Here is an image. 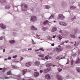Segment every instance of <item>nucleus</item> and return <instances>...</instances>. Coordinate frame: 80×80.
<instances>
[{
	"mask_svg": "<svg viewBox=\"0 0 80 80\" xmlns=\"http://www.w3.org/2000/svg\"><path fill=\"white\" fill-rule=\"evenodd\" d=\"M55 37H56V35H55V36H53L52 38H55Z\"/></svg>",
	"mask_w": 80,
	"mask_h": 80,
	"instance_id": "4d7b16f0",
	"label": "nucleus"
},
{
	"mask_svg": "<svg viewBox=\"0 0 80 80\" xmlns=\"http://www.w3.org/2000/svg\"><path fill=\"white\" fill-rule=\"evenodd\" d=\"M75 43L74 44V46H77V42H76V41L75 42Z\"/></svg>",
	"mask_w": 80,
	"mask_h": 80,
	"instance_id": "49530a36",
	"label": "nucleus"
},
{
	"mask_svg": "<svg viewBox=\"0 0 80 80\" xmlns=\"http://www.w3.org/2000/svg\"><path fill=\"white\" fill-rule=\"evenodd\" d=\"M39 49H37V50L36 49L35 50V52H38L39 51Z\"/></svg>",
	"mask_w": 80,
	"mask_h": 80,
	"instance_id": "09e8293b",
	"label": "nucleus"
},
{
	"mask_svg": "<svg viewBox=\"0 0 80 80\" xmlns=\"http://www.w3.org/2000/svg\"><path fill=\"white\" fill-rule=\"evenodd\" d=\"M68 42H69V41H68V40L66 41H65V43H68Z\"/></svg>",
	"mask_w": 80,
	"mask_h": 80,
	"instance_id": "5fc2aeb1",
	"label": "nucleus"
},
{
	"mask_svg": "<svg viewBox=\"0 0 80 80\" xmlns=\"http://www.w3.org/2000/svg\"><path fill=\"white\" fill-rule=\"evenodd\" d=\"M65 17L62 14H60L58 15V19H60L62 20H63L64 19H65Z\"/></svg>",
	"mask_w": 80,
	"mask_h": 80,
	"instance_id": "f03ea898",
	"label": "nucleus"
},
{
	"mask_svg": "<svg viewBox=\"0 0 80 80\" xmlns=\"http://www.w3.org/2000/svg\"><path fill=\"white\" fill-rule=\"evenodd\" d=\"M42 29L43 31H45L47 29V28L46 27H43L42 28Z\"/></svg>",
	"mask_w": 80,
	"mask_h": 80,
	"instance_id": "393cba45",
	"label": "nucleus"
},
{
	"mask_svg": "<svg viewBox=\"0 0 80 80\" xmlns=\"http://www.w3.org/2000/svg\"><path fill=\"white\" fill-rule=\"evenodd\" d=\"M17 57V55H15L12 56V58H15Z\"/></svg>",
	"mask_w": 80,
	"mask_h": 80,
	"instance_id": "a19ab883",
	"label": "nucleus"
},
{
	"mask_svg": "<svg viewBox=\"0 0 80 80\" xmlns=\"http://www.w3.org/2000/svg\"><path fill=\"white\" fill-rule=\"evenodd\" d=\"M76 70L78 72L80 73V67H76Z\"/></svg>",
	"mask_w": 80,
	"mask_h": 80,
	"instance_id": "a211bd4d",
	"label": "nucleus"
},
{
	"mask_svg": "<svg viewBox=\"0 0 80 80\" xmlns=\"http://www.w3.org/2000/svg\"><path fill=\"white\" fill-rule=\"evenodd\" d=\"M45 8H46V9H48V10L50 8V6H49L47 5L45 6Z\"/></svg>",
	"mask_w": 80,
	"mask_h": 80,
	"instance_id": "5701e85b",
	"label": "nucleus"
},
{
	"mask_svg": "<svg viewBox=\"0 0 80 80\" xmlns=\"http://www.w3.org/2000/svg\"><path fill=\"white\" fill-rule=\"evenodd\" d=\"M45 78L47 80H50L51 78L50 75V74H48L45 75Z\"/></svg>",
	"mask_w": 80,
	"mask_h": 80,
	"instance_id": "423d86ee",
	"label": "nucleus"
},
{
	"mask_svg": "<svg viewBox=\"0 0 80 80\" xmlns=\"http://www.w3.org/2000/svg\"><path fill=\"white\" fill-rule=\"evenodd\" d=\"M32 44H33V45H35V44H36L34 42V41H33V42H32Z\"/></svg>",
	"mask_w": 80,
	"mask_h": 80,
	"instance_id": "864d4df0",
	"label": "nucleus"
},
{
	"mask_svg": "<svg viewBox=\"0 0 80 80\" xmlns=\"http://www.w3.org/2000/svg\"><path fill=\"white\" fill-rule=\"evenodd\" d=\"M60 33H61L62 34H64L63 31H62V30H60L59 31Z\"/></svg>",
	"mask_w": 80,
	"mask_h": 80,
	"instance_id": "473e14b6",
	"label": "nucleus"
},
{
	"mask_svg": "<svg viewBox=\"0 0 80 80\" xmlns=\"http://www.w3.org/2000/svg\"><path fill=\"white\" fill-rule=\"evenodd\" d=\"M34 75L35 77H37L38 76H39V73L38 72H34Z\"/></svg>",
	"mask_w": 80,
	"mask_h": 80,
	"instance_id": "f8f14e48",
	"label": "nucleus"
},
{
	"mask_svg": "<svg viewBox=\"0 0 80 80\" xmlns=\"http://www.w3.org/2000/svg\"><path fill=\"white\" fill-rule=\"evenodd\" d=\"M5 79H9L10 78L9 77H6L5 78Z\"/></svg>",
	"mask_w": 80,
	"mask_h": 80,
	"instance_id": "603ef678",
	"label": "nucleus"
},
{
	"mask_svg": "<svg viewBox=\"0 0 80 80\" xmlns=\"http://www.w3.org/2000/svg\"><path fill=\"white\" fill-rule=\"evenodd\" d=\"M52 66L53 67H56V65L53 64H52Z\"/></svg>",
	"mask_w": 80,
	"mask_h": 80,
	"instance_id": "8fccbe9b",
	"label": "nucleus"
},
{
	"mask_svg": "<svg viewBox=\"0 0 80 80\" xmlns=\"http://www.w3.org/2000/svg\"><path fill=\"white\" fill-rule=\"evenodd\" d=\"M30 20L31 22H35V21H36L37 20V17L34 16H32Z\"/></svg>",
	"mask_w": 80,
	"mask_h": 80,
	"instance_id": "20e7f679",
	"label": "nucleus"
},
{
	"mask_svg": "<svg viewBox=\"0 0 80 80\" xmlns=\"http://www.w3.org/2000/svg\"><path fill=\"white\" fill-rule=\"evenodd\" d=\"M40 73H42V72H43V70H40Z\"/></svg>",
	"mask_w": 80,
	"mask_h": 80,
	"instance_id": "3c124183",
	"label": "nucleus"
},
{
	"mask_svg": "<svg viewBox=\"0 0 80 80\" xmlns=\"http://www.w3.org/2000/svg\"><path fill=\"white\" fill-rule=\"evenodd\" d=\"M13 35H14V36H15L16 35V33L14 32L13 33Z\"/></svg>",
	"mask_w": 80,
	"mask_h": 80,
	"instance_id": "c03bdc74",
	"label": "nucleus"
},
{
	"mask_svg": "<svg viewBox=\"0 0 80 80\" xmlns=\"http://www.w3.org/2000/svg\"><path fill=\"white\" fill-rule=\"evenodd\" d=\"M48 22H49L48 20H46L43 23L44 25H46V24H47Z\"/></svg>",
	"mask_w": 80,
	"mask_h": 80,
	"instance_id": "c85d7f7f",
	"label": "nucleus"
},
{
	"mask_svg": "<svg viewBox=\"0 0 80 80\" xmlns=\"http://www.w3.org/2000/svg\"><path fill=\"white\" fill-rule=\"evenodd\" d=\"M17 79L18 80H25L24 78L22 79L21 78V75H17Z\"/></svg>",
	"mask_w": 80,
	"mask_h": 80,
	"instance_id": "0eeeda50",
	"label": "nucleus"
},
{
	"mask_svg": "<svg viewBox=\"0 0 80 80\" xmlns=\"http://www.w3.org/2000/svg\"><path fill=\"white\" fill-rule=\"evenodd\" d=\"M5 8L6 9H9L10 8V6L9 5H7L5 6Z\"/></svg>",
	"mask_w": 80,
	"mask_h": 80,
	"instance_id": "a878e982",
	"label": "nucleus"
},
{
	"mask_svg": "<svg viewBox=\"0 0 80 80\" xmlns=\"http://www.w3.org/2000/svg\"><path fill=\"white\" fill-rule=\"evenodd\" d=\"M70 36L71 38H76L77 37V35H73L72 34H70Z\"/></svg>",
	"mask_w": 80,
	"mask_h": 80,
	"instance_id": "4468645a",
	"label": "nucleus"
},
{
	"mask_svg": "<svg viewBox=\"0 0 80 80\" xmlns=\"http://www.w3.org/2000/svg\"><path fill=\"white\" fill-rule=\"evenodd\" d=\"M52 65H53V64L52 63H48L46 65V67H48L50 66H52Z\"/></svg>",
	"mask_w": 80,
	"mask_h": 80,
	"instance_id": "f3484780",
	"label": "nucleus"
},
{
	"mask_svg": "<svg viewBox=\"0 0 80 80\" xmlns=\"http://www.w3.org/2000/svg\"><path fill=\"white\" fill-rule=\"evenodd\" d=\"M0 27L2 29H5L6 28V26L2 23L0 24Z\"/></svg>",
	"mask_w": 80,
	"mask_h": 80,
	"instance_id": "6e6552de",
	"label": "nucleus"
},
{
	"mask_svg": "<svg viewBox=\"0 0 80 80\" xmlns=\"http://www.w3.org/2000/svg\"><path fill=\"white\" fill-rule=\"evenodd\" d=\"M34 64L37 66H38L40 65V62L39 61H36L34 62Z\"/></svg>",
	"mask_w": 80,
	"mask_h": 80,
	"instance_id": "ddd939ff",
	"label": "nucleus"
},
{
	"mask_svg": "<svg viewBox=\"0 0 80 80\" xmlns=\"http://www.w3.org/2000/svg\"><path fill=\"white\" fill-rule=\"evenodd\" d=\"M76 63H80V59L79 58L78 59L77 61L75 62Z\"/></svg>",
	"mask_w": 80,
	"mask_h": 80,
	"instance_id": "412c9836",
	"label": "nucleus"
},
{
	"mask_svg": "<svg viewBox=\"0 0 80 80\" xmlns=\"http://www.w3.org/2000/svg\"><path fill=\"white\" fill-rule=\"evenodd\" d=\"M70 43H71L72 44H73L74 43V42H70Z\"/></svg>",
	"mask_w": 80,
	"mask_h": 80,
	"instance_id": "69168bd1",
	"label": "nucleus"
},
{
	"mask_svg": "<svg viewBox=\"0 0 80 80\" xmlns=\"http://www.w3.org/2000/svg\"><path fill=\"white\" fill-rule=\"evenodd\" d=\"M57 37L58 38L59 40H61L62 38V36L60 35H58Z\"/></svg>",
	"mask_w": 80,
	"mask_h": 80,
	"instance_id": "dca6fc26",
	"label": "nucleus"
},
{
	"mask_svg": "<svg viewBox=\"0 0 80 80\" xmlns=\"http://www.w3.org/2000/svg\"><path fill=\"white\" fill-rule=\"evenodd\" d=\"M71 62V65H73V60H72Z\"/></svg>",
	"mask_w": 80,
	"mask_h": 80,
	"instance_id": "58836bf2",
	"label": "nucleus"
},
{
	"mask_svg": "<svg viewBox=\"0 0 80 80\" xmlns=\"http://www.w3.org/2000/svg\"><path fill=\"white\" fill-rule=\"evenodd\" d=\"M9 42L10 43H15V40H12L11 41H9Z\"/></svg>",
	"mask_w": 80,
	"mask_h": 80,
	"instance_id": "bb28decb",
	"label": "nucleus"
},
{
	"mask_svg": "<svg viewBox=\"0 0 80 80\" xmlns=\"http://www.w3.org/2000/svg\"><path fill=\"white\" fill-rule=\"evenodd\" d=\"M76 17L74 16L73 18H72L71 20H72V21H73V20H74L75 19H76Z\"/></svg>",
	"mask_w": 80,
	"mask_h": 80,
	"instance_id": "7c9ffc66",
	"label": "nucleus"
},
{
	"mask_svg": "<svg viewBox=\"0 0 80 80\" xmlns=\"http://www.w3.org/2000/svg\"><path fill=\"white\" fill-rule=\"evenodd\" d=\"M31 10H32V11H34V10H35V8L32 7H31L30 8Z\"/></svg>",
	"mask_w": 80,
	"mask_h": 80,
	"instance_id": "c9c22d12",
	"label": "nucleus"
},
{
	"mask_svg": "<svg viewBox=\"0 0 80 80\" xmlns=\"http://www.w3.org/2000/svg\"><path fill=\"white\" fill-rule=\"evenodd\" d=\"M48 55H47L46 56H45V59H46V60H48Z\"/></svg>",
	"mask_w": 80,
	"mask_h": 80,
	"instance_id": "f704fd0d",
	"label": "nucleus"
},
{
	"mask_svg": "<svg viewBox=\"0 0 80 80\" xmlns=\"http://www.w3.org/2000/svg\"><path fill=\"white\" fill-rule=\"evenodd\" d=\"M32 48H29L28 49V50H32Z\"/></svg>",
	"mask_w": 80,
	"mask_h": 80,
	"instance_id": "680f3d73",
	"label": "nucleus"
},
{
	"mask_svg": "<svg viewBox=\"0 0 80 80\" xmlns=\"http://www.w3.org/2000/svg\"><path fill=\"white\" fill-rule=\"evenodd\" d=\"M56 78L59 80H62L63 79V78L62 76L58 74L56 75Z\"/></svg>",
	"mask_w": 80,
	"mask_h": 80,
	"instance_id": "39448f33",
	"label": "nucleus"
},
{
	"mask_svg": "<svg viewBox=\"0 0 80 80\" xmlns=\"http://www.w3.org/2000/svg\"><path fill=\"white\" fill-rule=\"evenodd\" d=\"M32 63L31 62H27L25 65L26 66H27V67H30L32 65Z\"/></svg>",
	"mask_w": 80,
	"mask_h": 80,
	"instance_id": "1a4fd4ad",
	"label": "nucleus"
},
{
	"mask_svg": "<svg viewBox=\"0 0 80 80\" xmlns=\"http://www.w3.org/2000/svg\"><path fill=\"white\" fill-rule=\"evenodd\" d=\"M0 49H2V47L0 46Z\"/></svg>",
	"mask_w": 80,
	"mask_h": 80,
	"instance_id": "338daca9",
	"label": "nucleus"
},
{
	"mask_svg": "<svg viewBox=\"0 0 80 80\" xmlns=\"http://www.w3.org/2000/svg\"><path fill=\"white\" fill-rule=\"evenodd\" d=\"M54 18V15L53 14H52L50 17L48 18H49V19H51L52 18Z\"/></svg>",
	"mask_w": 80,
	"mask_h": 80,
	"instance_id": "b1692460",
	"label": "nucleus"
},
{
	"mask_svg": "<svg viewBox=\"0 0 80 80\" xmlns=\"http://www.w3.org/2000/svg\"><path fill=\"white\" fill-rule=\"evenodd\" d=\"M58 70L59 71V72H60L61 71H62V69H60V68H58Z\"/></svg>",
	"mask_w": 80,
	"mask_h": 80,
	"instance_id": "4c0bfd02",
	"label": "nucleus"
},
{
	"mask_svg": "<svg viewBox=\"0 0 80 80\" xmlns=\"http://www.w3.org/2000/svg\"><path fill=\"white\" fill-rule=\"evenodd\" d=\"M18 62H19V61H15V63H18Z\"/></svg>",
	"mask_w": 80,
	"mask_h": 80,
	"instance_id": "37998d69",
	"label": "nucleus"
},
{
	"mask_svg": "<svg viewBox=\"0 0 80 80\" xmlns=\"http://www.w3.org/2000/svg\"><path fill=\"white\" fill-rule=\"evenodd\" d=\"M42 49H43V48H39V50H42V51H43V52H44V50Z\"/></svg>",
	"mask_w": 80,
	"mask_h": 80,
	"instance_id": "e433bc0d",
	"label": "nucleus"
},
{
	"mask_svg": "<svg viewBox=\"0 0 80 80\" xmlns=\"http://www.w3.org/2000/svg\"><path fill=\"white\" fill-rule=\"evenodd\" d=\"M8 60V59L5 58L4 59V60Z\"/></svg>",
	"mask_w": 80,
	"mask_h": 80,
	"instance_id": "774afa93",
	"label": "nucleus"
},
{
	"mask_svg": "<svg viewBox=\"0 0 80 80\" xmlns=\"http://www.w3.org/2000/svg\"><path fill=\"white\" fill-rule=\"evenodd\" d=\"M22 11H27L28 9V6L26 4H22L21 5Z\"/></svg>",
	"mask_w": 80,
	"mask_h": 80,
	"instance_id": "f257e3e1",
	"label": "nucleus"
},
{
	"mask_svg": "<svg viewBox=\"0 0 80 80\" xmlns=\"http://www.w3.org/2000/svg\"><path fill=\"white\" fill-rule=\"evenodd\" d=\"M67 24L65 22H64L63 24L62 25V26H64L65 27V26H67Z\"/></svg>",
	"mask_w": 80,
	"mask_h": 80,
	"instance_id": "72a5a7b5",
	"label": "nucleus"
},
{
	"mask_svg": "<svg viewBox=\"0 0 80 80\" xmlns=\"http://www.w3.org/2000/svg\"><path fill=\"white\" fill-rule=\"evenodd\" d=\"M31 30H37V28L35 27L34 26H32L31 27Z\"/></svg>",
	"mask_w": 80,
	"mask_h": 80,
	"instance_id": "9b49d317",
	"label": "nucleus"
},
{
	"mask_svg": "<svg viewBox=\"0 0 80 80\" xmlns=\"http://www.w3.org/2000/svg\"><path fill=\"white\" fill-rule=\"evenodd\" d=\"M36 36H37V37H40V35H36Z\"/></svg>",
	"mask_w": 80,
	"mask_h": 80,
	"instance_id": "13d9d810",
	"label": "nucleus"
},
{
	"mask_svg": "<svg viewBox=\"0 0 80 80\" xmlns=\"http://www.w3.org/2000/svg\"><path fill=\"white\" fill-rule=\"evenodd\" d=\"M70 8L71 10H75L76 8V7L72 6L70 7Z\"/></svg>",
	"mask_w": 80,
	"mask_h": 80,
	"instance_id": "4be33fe9",
	"label": "nucleus"
},
{
	"mask_svg": "<svg viewBox=\"0 0 80 80\" xmlns=\"http://www.w3.org/2000/svg\"><path fill=\"white\" fill-rule=\"evenodd\" d=\"M12 59V58L10 57H9L8 58V60H11Z\"/></svg>",
	"mask_w": 80,
	"mask_h": 80,
	"instance_id": "ea45409f",
	"label": "nucleus"
},
{
	"mask_svg": "<svg viewBox=\"0 0 80 80\" xmlns=\"http://www.w3.org/2000/svg\"><path fill=\"white\" fill-rule=\"evenodd\" d=\"M59 58H60L59 56H58L56 58V59H57V60H58V59H59Z\"/></svg>",
	"mask_w": 80,
	"mask_h": 80,
	"instance_id": "a18cd8bd",
	"label": "nucleus"
},
{
	"mask_svg": "<svg viewBox=\"0 0 80 80\" xmlns=\"http://www.w3.org/2000/svg\"><path fill=\"white\" fill-rule=\"evenodd\" d=\"M78 32V28H76L74 30V32L75 33H77V32Z\"/></svg>",
	"mask_w": 80,
	"mask_h": 80,
	"instance_id": "aec40b11",
	"label": "nucleus"
},
{
	"mask_svg": "<svg viewBox=\"0 0 80 80\" xmlns=\"http://www.w3.org/2000/svg\"><path fill=\"white\" fill-rule=\"evenodd\" d=\"M0 40H3V37L1 36L0 37Z\"/></svg>",
	"mask_w": 80,
	"mask_h": 80,
	"instance_id": "79ce46f5",
	"label": "nucleus"
},
{
	"mask_svg": "<svg viewBox=\"0 0 80 80\" xmlns=\"http://www.w3.org/2000/svg\"><path fill=\"white\" fill-rule=\"evenodd\" d=\"M3 52H5V49H3Z\"/></svg>",
	"mask_w": 80,
	"mask_h": 80,
	"instance_id": "6e6d98bb",
	"label": "nucleus"
},
{
	"mask_svg": "<svg viewBox=\"0 0 80 80\" xmlns=\"http://www.w3.org/2000/svg\"><path fill=\"white\" fill-rule=\"evenodd\" d=\"M38 57H40L41 58H43L44 57V55L43 54H40L38 55Z\"/></svg>",
	"mask_w": 80,
	"mask_h": 80,
	"instance_id": "cd10ccee",
	"label": "nucleus"
},
{
	"mask_svg": "<svg viewBox=\"0 0 80 80\" xmlns=\"http://www.w3.org/2000/svg\"><path fill=\"white\" fill-rule=\"evenodd\" d=\"M64 22H59V23L60 24V25H62L63 26V23Z\"/></svg>",
	"mask_w": 80,
	"mask_h": 80,
	"instance_id": "2f4dec72",
	"label": "nucleus"
},
{
	"mask_svg": "<svg viewBox=\"0 0 80 80\" xmlns=\"http://www.w3.org/2000/svg\"><path fill=\"white\" fill-rule=\"evenodd\" d=\"M51 45L52 46H53L55 45V44L54 43V44H52Z\"/></svg>",
	"mask_w": 80,
	"mask_h": 80,
	"instance_id": "e2e57ef3",
	"label": "nucleus"
},
{
	"mask_svg": "<svg viewBox=\"0 0 80 80\" xmlns=\"http://www.w3.org/2000/svg\"><path fill=\"white\" fill-rule=\"evenodd\" d=\"M8 75H12V72H11V71H9L7 72V73Z\"/></svg>",
	"mask_w": 80,
	"mask_h": 80,
	"instance_id": "6ab92c4d",
	"label": "nucleus"
},
{
	"mask_svg": "<svg viewBox=\"0 0 80 80\" xmlns=\"http://www.w3.org/2000/svg\"><path fill=\"white\" fill-rule=\"evenodd\" d=\"M27 72V69H25L24 70H23L22 71V75H24V74Z\"/></svg>",
	"mask_w": 80,
	"mask_h": 80,
	"instance_id": "2eb2a0df",
	"label": "nucleus"
},
{
	"mask_svg": "<svg viewBox=\"0 0 80 80\" xmlns=\"http://www.w3.org/2000/svg\"><path fill=\"white\" fill-rule=\"evenodd\" d=\"M57 30V28L55 27H53L52 28V29L51 30V31L52 32H56Z\"/></svg>",
	"mask_w": 80,
	"mask_h": 80,
	"instance_id": "9d476101",
	"label": "nucleus"
},
{
	"mask_svg": "<svg viewBox=\"0 0 80 80\" xmlns=\"http://www.w3.org/2000/svg\"><path fill=\"white\" fill-rule=\"evenodd\" d=\"M0 2H1V3H5L7 2V1H6V0H1L0 1Z\"/></svg>",
	"mask_w": 80,
	"mask_h": 80,
	"instance_id": "c756f323",
	"label": "nucleus"
},
{
	"mask_svg": "<svg viewBox=\"0 0 80 80\" xmlns=\"http://www.w3.org/2000/svg\"><path fill=\"white\" fill-rule=\"evenodd\" d=\"M12 68H15V66H12Z\"/></svg>",
	"mask_w": 80,
	"mask_h": 80,
	"instance_id": "052dcab7",
	"label": "nucleus"
},
{
	"mask_svg": "<svg viewBox=\"0 0 80 80\" xmlns=\"http://www.w3.org/2000/svg\"><path fill=\"white\" fill-rule=\"evenodd\" d=\"M23 58L22 57L20 59V61H22V60H23Z\"/></svg>",
	"mask_w": 80,
	"mask_h": 80,
	"instance_id": "de8ad7c7",
	"label": "nucleus"
},
{
	"mask_svg": "<svg viewBox=\"0 0 80 80\" xmlns=\"http://www.w3.org/2000/svg\"><path fill=\"white\" fill-rule=\"evenodd\" d=\"M48 58H49L50 59H51L52 58V57H49L48 56Z\"/></svg>",
	"mask_w": 80,
	"mask_h": 80,
	"instance_id": "bf43d9fd",
	"label": "nucleus"
},
{
	"mask_svg": "<svg viewBox=\"0 0 80 80\" xmlns=\"http://www.w3.org/2000/svg\"><path fill=\"white\" fill-rule=\"evenodd\" d=\"M51 70L52 68L51 67H49L48 68L44 69L43 71V72L44 73H47V72H50V70Z\"/></svg>",
	"mask_w": 80,
	"mask_h": 80,
	"instance_id": "7ed1b4c3",
	"label": "nucleus"
},
{
	"mask_svg": "<svg viewBox=\"0 0 80 80\" xmlns=\"http://www.w3.org/2000/svg\"><path fill=\"white\" fill-rule=\"evenodd\" d=\"M64 58H65V57L63 58H61L59 59V60H61V59H64Z\"/></svg>",
	"mask_w": 80,
	"mask_h": 80,
	"instance_id": "0e129e2a",
	"label": "nucleus"
}]
</instances>
